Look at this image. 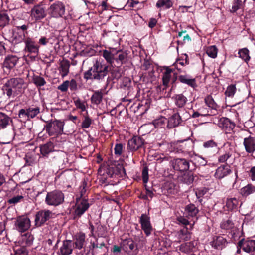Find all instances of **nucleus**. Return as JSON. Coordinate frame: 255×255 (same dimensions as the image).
Instances as JSON below:
<instances>
[{
	"label": "nucleus",
	"instance_id": "f257e3e1",
	"mask_svg": "<svg viewBox=\"0 0 255 255\" xmlns=\"http://www.w3.org/2000/svg\"><path fill=\"white\" fill-rule=\"evenodd\" d=\"M108 73V66L96 60L93 65L84 74L85 79L102 81Z\"/></svg>",
	"mask_w": 255,
	"mask_h": 255
},
{
	"label": "nucleus",
	"instance_id": "f03ea898",
	"mask_svg": "<svg viewBox=\"0 0 255 255\" xmlns=\"http://www.w3.org/2000/svg\"><path fill=\"white\" fill-rule=\"evenodd\" d=\"M5 91L9 97H14L22 93L25 88V82L22 78H12L5 83Z\"/></svg>",
	"mask_w": 255,
	"mask_h": 255
},
{
	"label": "nucleus",
	"instance_id": "7ed1b4c3",
	"mask_svg": "<svg viewBox=\"0 0 255 255\" xmlns=\"http://www.w3.org/2000/svg\"><path fill=\"white\" fill-rule=\"evenodd\" d=\"M87 183L85 181L82 182L79 188L78 193L80 197L77 198L76 209L74 211V218H79L89 208V204L85 198L86 194Z\"/></svg>",
	"mask_w": 255,
	"mask_h": 255
},
{
	"label": "nucleus",
	"instance_id": "20e7f679",
	"mask_svg": "<svg viewBox=\"0 0 255 255\" xmlns=\"http://www.w3.org/2000/svg\"><path fill=\"white\" fill-rule=\"evenodd\" d=\"M64 125L61 120H51L46 122L44 128L49 136H58L63 134Z\"/></svg>",
	"mask_w": 255,
	"mask_h": 255
},
{
	"label": "nucleus",
	"instance_id": "39448f33",
	"mask_svg": "<svg viewBox=\"0 0 255 255\" xmlns=\"http://www.w3.org/2000/svg\"><path fill=\"white\" fill-rule=\"evenodd\" d=\"M64 194L59 190H54L47 193L45 198V203L53 206H58L63 203Z\"/></svg>",
	"mask_w": 255,
	"mask_h": 255
},
{
	"label": "nucleus",
	"instance_id": "423d86ee",
	"mask_svg": "<svg viewBox=\"0 0 255 255\" xmlns=\"http://www.w3.org/2000/svg\"><path fill=\"white\" fill-rule=\"evenodd\" d=\"M54 214L52 211L44 209L37 212L35 215V223L37 227H40L47 221L53 217Z\"/></svg>",
	"mask_w": 255,
	"mask_h": 255
},
{
	"label": "nucleus",
	"instance_id": "0eeeda50",
	"mask_svg": "<svg viewBox=\"0 0 255 255\" xmlns=\"http://www.w3.org/2000/svg\"><path fill=\"white\" fill-rule=\"evenodd\" d=\"M19 58L16 55L9 54L5 56L2 64V68L4 72L8 73L18 63Z\"/></svg>",
	"mask_w": 255,
	"mask_h": 255
},
{
	"label": "nucleus",
	"instance_id": "6e6552de",
	"mask_svg": "<svg viewBox=\"0 0 255 255\" xmlns=\"http://www.w3.org/2000/svg\"><path fill=\"white\" fill-rule=\"evenodd\" d=\"M237 247L238 248L237 251L238 253H240L241 249L245 252L252 253L255 251V240L242 239L238 243Z\"/></svg>",
	"mask_w": 255,
	"mask_h": 255
},
{
	"label": "nucleus",
	"instance_id": "1a4fd4ad",
	"mask_svg": "<svg viewBox=\"0 0 255 255\" xmlns=\"http://www.w3.org/2000/svg\"><path fill=\"white\" fill-rule=\"evenodd\" d=\"M49 14L53 17H62L65 13V8L64 4L60 1L53 3L48 9Z\"/></svg>",
	"mask_w": 255,
	"mask_h": 255
},
{
	"label": "nucleus",
	"instance_id": "9d476101",
	"mask_svg": "<svg viewBox=\"0 0 255 255\" xmlns=\"http://www.w3.org/2000/svg\"><path fill=\"white\" fill-rule=\"evenodd\" d=\"M15 226L17 230L20 232H23L29 229L31 222L27 216H19L15 221Z\"/></svg>",
	"mask_w": 255,
	"mask_h": 255
},
{
	"label": "nucleus",
	"instance_id": "9b49d317",
	"mask_svg": "<svg viewBox=\"0 0 255 255\" xmlns=\"http://www.w3.org/2000/svg\"><path fill=\"white\" fill-rule=\"evenodd\" d=\"M223 148L225 150L224 152L219 156L218 161L220 163L228 162L229 163H231L232 160L234 159V151L231 145L229 143L225 144Z\"/></svg>",
	"mask_w": 255,
	"mask_h": 255
},
{
	"label": "nucleus",
	"instance_id": "f8f14e48",
	"mask_svg": "<svg viewBox=\"0 0 255 255\" xmlns=\"http://www.w3.org/2000/svg\"><path fill=\"white\" fill-rule=\"evenodd\" d=\"M139 223L146 235L149 236L153 231L150 217L145 214H142L139 219Z\"/></svg>",
	"mask_w": 255,
	"mask_h": 255
},
{
	"label": "nucleus",
	"instance_id": "ddd939ff",
	"mask_svg": "<svg viewBox=\"0 0 255 255\" xmlns=\"http://www.w3.org/2000/svg\"><path fill=\"white\" fill-rule=\"evenodd\" d=\"M46 16L45 8L40 5H35L30 11V17L35 21L43 19Z\"/></svg>",
	"mask_w": 255,
	"mask_h": 255
},
{
	"label": "nucleus",
	"instance_id": "4468645a",
	"mask_svg": "<svg viewBox=\"0 0 255 255\" xmlns=\"http://www.w3.org/2000/svg\"><path fill=\"white\" fill-rule=\"evenodd\" d=\"M189 117V114L185 112L183 117H181L179 113H175L171 116L168 121V127L170 128L178 126L182 121L186 120Z\"/></svg>",
	"mask_w": 255,
	"mask_h": 255
},
{
	"label": "nucleus",
	"instance_id": "2eb2a0df",
	"mask_svg": "<svg viewBox=\"0 0 255 255\" xmlns=\"http://www.w3.org/2000/svg\"><path fill=\"white\" fill-rule=\"evenodd\" d=\"M243 145L246 152L255 158V137L250 135L244 138Z\"/></svg>",
	"mask_w": 255,
	"mask_h": 255
},
{
	"label": "nucleus",
	"instance_id": "dca6fc26",
	"mask_svg": "<svg viewBox=\"0 0 255 255\" xmlns=\"http://www.w3.org/2000/svg\"><path fill=\"white\" fill-rule=\"evenodd\" d=\"M174 168L181 171H187L189 168L190 163L184 158H177L174 160Z\"/></svg>",
	"mask_w": 255,
	"mask_h": 255
},
{
	"label": "nucleus",
	"instance_id": "f3484780",
	"mask_svg": "<svg viewBox=\"0 0 255 255\" xmlns=\"http://www.w3.org/2000/svg\"><path fill=\"white\" fill-rule=\"evenodd\" d=\"M213 248L217 250H222L228 244L227 240L222 236H216L210 243Z\"/></svg>",
	"mask_w": 255,
	"mask_h": 255
},
{
	"label": "nucleus",
	"instance_id": "a211bd4d",
	"mask_svg": "<svg viewBox=\"0 0 255 255\" xmlns=\"http://www.w3.org/2000/svg\"><path fill=\"white\" fill-rule=\"evenodd\" d=\"M231 172L232 170L229 166L223 165L216 170L214 176L217 179H221L229 175Z\"/></svg>",
	"mask_w": 255,
	"mask_h": 255
},
{
	"label": "nucleus",
	"instance_id": "6ab92c4d",
	"mask_svg": "<svg viewBox=\"0 0 255 255\" xmlns=\"http://www.w3.org/2000/svg\"><path fill=\"white\" fill-rule=\"evenodd\" d=\"M219 124L226 133H230L235 128L234 123L227 118H221Z\"/></svg>",
	"mask_w": 255,
	"mask_h": 255
},
{
	"label": "nucleus",
	"instance_id": "aec40b11",
	"mask_svg": "<svg viewBox=\"0 0 255 255\" xmlns=\"http://www.w3.org/2000/svg\"><path fill=\"white\" fill-rule=\"evenodd\" d=\"M143 144V140L140 137L134 136L128 141V148L131 151H135Z\"/></svg>",
	"mask_w": 255,
	"mask_h": 255
},
{
	"label": "nucleus",
	"instance_id": "412c9836",
	"mask_svg": "<svg viewBox=\"0 0 255 255\" xmlns=\"http://www.w3.org/2000/svg\"><path fill=\"white\" fill-rule=\"evenodd\" d=\"M24 42L25 44V50L26 51L30 53H38L39 47L31 38L27 37Z\"/></svg>",
	"mask_w": 255,
	"mask_h": 255
},
{
	"label": "nucleus",
	"instance_id": "4be33fe9",
	"mask_svg": "<svg viewBox=\"0 0 255 255\" xmlns=\"http://www.w3.org/2000/svg\"><path fill=\"white\" fill-rule=\"evenodd\" d=\"M73 244L70 240L63 241L60 248V255H69L73 251Z\"/></svg>",
	"mask_w": 255,
	"mask_h": 255
},
{
	"label": "nucleus",
	"instance_id": "5701e85b",
	"mask_svg": "<svg viewBox=\"0 0 255 255\" xmlns=\"http://www.w3.org/2000/svg\"><path fill=\"white\" fill-rule=\"evenodd\" d=\"M176 106L178 108H183L185 106L187 98L183 94H175L172 97Z\"/></svg>",
	"mask_w": 255,
	"mask_h": 255
},
{
	"label": "nucleus",
	"instance_id": "b1692460",
	"mask_svg": "<svg viewBox=\"0 0 255 255\" xmlns=\"http://www.w3.org/2000/svg\"><path fill=\"white\" fill-rule=\"evenodd\" d=\"M175 241L180 242L182 241H188L191 238V233L187 230V228L180 230L175 234Z\"/></svg>",
	"mask_w": 255,
	"mask_h": 255
},
{
	"label": "nucleus",
	"instance_id": "393cba45",
	"mask_svg": "<svg viewBox=\"0 0 255 255\" xmlns=\"http://www.w3.org/2000/svg\"><path fill=\"white\" fill-rule=\"evenodd\" d=\"M85 234L83 233L77 234L74 237L75 247L78 249H82L85 244Z\"/></svg>",
	"mask_w": 255,
	"mask_h": 255
},
{
	"label": "nucleus",
	"instance_id": "a878e982",
	"mask_svg": "<svg viewBox=\"0 0 255 255\" xmlns=\"http://www.w3.org/2000/svg\"><path fill=\"white\" fill-rule=\"evenodd\" d=\"M203 146L204 148L206 153H210L214 154L218 150L217 143L213 140H210L205 142Z\"/></svg>",
	"mask_w": 255,
	"mask_h": 255
},
{
	"label": "nucleus",
	"instance_id": "bb28decb",
	"mask_svg": "<svg viewBox=\"0 0 255 255\" xmlns=\"http://www.w3.org/2000/svg\"><path fill=\"white\" fill-rule=\"evenodd\" d=\"M116 50L113 48L109 50H104L103 51V56L108 63L112 64L115 60V56L116 55Z\"/></svg>",
	"mask_w": 255,
	"mask_h": 255
},
{
	"label": "nucleus",
	"instance_id": "cd10ccee",
	"mask_svg": "<svg viewBox=\"0 0 255 255\" xmlns=\"http://www.w3.org/2000/svg\"><path fill=\"white\" fill-rule=\"evenodd\" d=\"M54 148L53 143L51 142H49L40 146V153L43 156H47L50 152L54 151Z\"/></svg>",
	"mask_w": 255,
	"mask_h": 255
},
{
	"label": "nucleus",
	"instance_id": "c85d7f7f",
	"mask_svg": "<svg viewBox=\"0 0 255 255\" xmlns=\"http://www.w3.org/2000/svg\"><path fill=\"white\" fill-rule=\"evenodd\" d=\"M204 101L206 105L209 108V109H210L216 114L217 113V108H218V106L216 103L214 101L211 95L207 96L204 99Z\"/></svg>",
	"mask_w": 255,
	"mask_h": 255
},
{
	"label": "nucleus",
	"instance_id": "c756f323",
	"mask_svg": "<svg viewBox=\"0 0 255 255\" xmlns=\"http://www.w3.org/2000/svg\"><path fill=\"white\" fill-rule=\"evenodd\" d=\"M70 66V65L68 60L63 61L60 63L59 70L62 77L63 78L68 74Z\"/></svg>",
	"mask_w": 255,
	"mask_h": 255
},
{
	"label": "nucleus",
	"instance_id": "7c9ffc66",
	"mask_svg": "<svg viewBox=\"0 0 255 255\" xmlns=\"http://www.w3.org/2000/svg\"><path fill=\"white\" fill-rule=\"evenodd\" d=\"M198 212V209L193 204L187 205L185 208V213L188 217H195Z\"/></svg>",
	"mask_w": 255,
	"mask_h": 255
},
{
	"label": "nucleus",
	"instance_id": "2f4dec72",
	"mask_svg": "<svg viewBox=\"0 0 255 255\" xmlns=\"http://www.w3.org/2000/svg\"><path fill=\"white\" fill-rule=\"evenodd\" d=\"M172 72V69L169 68V67H166L165 71L163 73L162 82L163 85L165 87H167L168 86L169 83L171 79V73Z\"/></svg>",
	"mask_w": 255,
	"mask_h": 255
},
{
	"label": "nucleus",
	"instance_id": "473e14b6",
	"mask_svg": "<svg viewBox=\"0 0 255 255\" xmlns=\"http://www.w3.org/2000/svg\"><path fill=\"white\" fill-rule=\"evenodd\" d=\"M180 81L194 88L196 86V80L194 78H191L188 75H180L179 77Z\"/></svg>",
	"mask_w": 255,
	"mask_h": 255
},
{
	"label": "nucleus",
	"instance_id": "72a5a7b5",
	"mask_svg": "<svg viewBox=\"0 0 255 255\" xmlns=\"http://www.w3.org/2000/svg\"><path fill=\"white\" fill-rule=\"evenodd\" d=\"M246 0L243 2L241 0H233L232 2V8L230 10L231 12H236L238 10H243L245 7V2Z\"/></svg>",
	"mask_w": 255,
	"mask_h": 255
},
{
	"label": "nucleus",
	"instance_id": "f704fd0d",
	"mask_svg": "<svg viewBox=\"0 0 255 255\" xmlns=\"http://www.w3.org/2000/svg\"><path fill=\"white\" fill-rule=\"evenodd\" d=\"M255 192V186L252 184H248L242 188L240 190V193L243 196L247 197Z\"/></svg>",
	"mask_w": 255,
	"mask_h": 255
},
{
	"label": "nucleus",
	"instance_id": "c9c22d12",
	"mask_svg": "<svg viewBox=\"0 0 255 255\" xmlns=\"http://www.w3.org/2000/svg\"><path fill=\"white\" fill-rule=\"evenodd\" d=\"M194 248L193 242H190L181 244L179 247V250L182 252L188 253L192 251Z\"/></svg>",
	"mask_w": 255,
	"mask_h": 255
},
{
	"label": "nucleus",
	"instance_id": "e433bc0d",
	"mask_svg": "<svg viewBox=\"0 0 255 255\" xmlns=\"http://www.w3.org/2000/svg\"><path fill=\"white\" fill-rule=\"evenodd\" d=\"M33 236L30 233H27L22 236L21 242L23 246H29L33 242Z\"/></svg>",
	"mask_w": 255,
	"mask_h": 255
},
{
	"label": "nucleus",
	"instance_id": "4c0bfd02",
	"mask_svg": "<svg viewBox=\"0 0 255 255\" xmlns=\"http://www.w3.org/2000/svg\"><path fill=\"white\" fill-rule=\"evenodd\" d=\"M28 33H25L20 30H16L15 28L13 29V37L17 41L20 42L26 39L25 37L27 35Z\"/></svg>",
	"mask_w": 255,
	"mask_h": 255
},
{
	"label": "nucleus",
	"instance_id": "58836bf2",
	"mask_svg": "<svg viewBox=\"0 0 255 255\" xmlns=\"http://www.w3.org/2000/svg\"><path fill=\"white\" fill-rule=\"evenodd\" d=\"M10 118L6 114L0 113V129L5 128L9 124Z\"/></svg>",
	"mask_w": 255,
	"mask_h": 255
},
{
	"label": "nucleus",
	"instance_id": "ea45409f",
	"mask_svg": "<svg viewBox=\"0 0 255 255\" xmlns=\"http://www.w3.org/2000/svg\"><path fill=\"white\" fill-rule=\"evenodd\" d=\"M103 94L102 90L95 91L91 97L92 103L96 104H99L102 100Z\"/></svg>",
	"mask_w": 255,
	"mask_h": 255
},
{
	"label": "nucleus",
	"instance_id": "a19ab883",
	"mask_svg": "<svg viewBox=\"0 0 255 255\" xmlns=\"http://www.w3.org/2000/svg\"><path fill=\"white\" fill-rule=\"evenodd\" d=\"M238 204V200L233 197L227 199L226 206L229 210H232L237 208Z\"/></svg>",
	"mask_w": 255,
	"mask_h": 255
},
{
	"label": "nucleus",
	"instance_id": "79ce46f5",
	"mask_svg": "<svg viewBox=\"0 0 255 255\" xmlns=\"http://www.w3.org/2000/svg\"><path fill=\"white\" fill-rule=\"evenodd\" d=\"M156 5L158 8L168 9L172 7V2L170 0H158Z\"/></svg>",
	"mask_w": 255,
	"mask_h": 255
},
{
	"label": "nucleus",
	"instance_id": "37998d69",
	"mask_svg": "<svg viewBox=\"0 0 255 255\" xmlns=\"http://www.w3.org/2000/svg\"><path fill=\"white\" fill-rule=\"evenodd\" d=\"M186 31H182L180 32H178L177 37L178 38H181V37L183 36V35L185 34L182 39H179L178 40V43H181L182 44H183L184 43H186L187 42H188L191 40V37L188 34H186Z\"/></svg>",
	"mask_w": 255,
	"mask_h": 255
},
{
	"label": "nucleus",
	"instance_id": "c03bdc74",
	"mask_svg": "<svg viewBox=\"0 0 255 255\" xmlns=\"http://www.w3.org/2000/svg\"><path fill=\"white\" fill-rule=\"evenodd\" d=\"M206 52L209 57L215 58L217 56L218 49L215 45L207 47Z\"/></svg>",
	"mask_w": 255,
	"mask_h": 255
},
{
	"label": "nucleus",
	"instance_id": "a18cd8bd",
	"mask_svg": "<svg viewBox=\"0 0 255 255\" xmlns=\"http://www.w3.org/2000/svg\"><path fill=\"white\" fill-rule=\"evenodd\" d=\"M181 181L187 185L191 184L194 181V176L191 173H186L182 176Z\"/></svg>",
	"mask_w": 255,
	"mask_h": 255
},
{
	"label": "nucleus",
	"instance_id": "49530a36",
	"mask_svg": "<svg viewBox=\"0 0 255 255\" xmlns=\"http://www.w3.org/2000/svg\"><path fill=\"white\" fill-rule=\"evenodd\" d=\"M32 81L33 83L38 87L43 86L46 83V82L44 78L38 75L33 76L32 78Z\"/></svg>",
	"mask_w": 255,
	"mask_h": 255
},
{
	"label": "nucleus",
	"instance_id": "de8ad7c7",
	"mask_svg": "<svg viewBox=\"0 0 255 255\" xmlns=\"http://www.w3.org/2000/svg\"><path fill=\"white\" fill-rule=\"evenodd\" d=\"M10 18L8 15L4 12L0 13V27H3L8 24Z\"/></svg>",
	"mask_w": 255,
	"mask_h": 255
},
{
	"label": "nucleus",
	"instance_id": "09e8293b",
	"mask_svg": "<svg viewBox=\"0 0 255 255\" xmlns=\"http://www.w3.org/2000/svg\"><path fill=\"white\" fill-rule=\"evenodd\" d=\"M249 53V50L245 48L240 49L238 52L239 57L244 60L246 62H248L250 59Z\"/></svg>",
	"mask_w": 255,
	"mask_h": 255
},
{
	"label": "nucleus",
	"instance_id": "8fccbe9b",
	"mask_svg": "<svg viewBox=\"0 0 255 255\" xmlns=\"http://www.w3.org/2000/svg\"><path fill=\"white\" fill-rule=\"evenodd\" d=\"M175 148L177 149V152H183L188 150L187 145L184 141H178Z\"/></svg>",
	"mask_w": 255,
	"mask_h": 255
},
{
	"label": "nucleus",
	"instance_id": "3c124183",
	"mask_svg": "<svg viewBox=\"0 0 255 255\" xmlns=\"http://www.w3.org/2000/svg\"><path fill=\"white\" fill-rule=\"evenodd\" d=\"M200 113L201 116H207L208 115H215L216 114L213 112V111H211L210 109H209V108L205 107L204 106L200 107L198 108Z\"/></svg>",
	"mask_w": 255,
	"mask_h": 255
},
{
	"label": "nucleus",
	"instance_id": "603ef678",
	"mask_svg": "<svg viewBox=\"0 0 255 255\" xmlns=\"http://www.w3.org/2000/svg\"><path fill=\"white\" fill-rule=\"evenodd\" d=\"M236 91V87L235 85L231 84L228 86L225 91V95L229 97H233Z\"/></svg>",
	"mask_w": 255,
	"mask_h": 255
},
{
	"label": "nucleus",
	"instance_id": "864d4df0",
	"mask_svg": "<svg viewBox=\"0 0 255 255\" xmlns=\"http://www.w3.org/2000/svg\"><path fill=\"white\" fill-rule=\"evenodd\" d=\"M40 112L39 107H30L28 109V118H33Z\"/></svg>",
	"mask_w": 255,
	"mask_h": 255
},
{
	"label": "nucleus",
	"instance_id": "5fc2aeb1",
	"mask_svg": "<svg viewBox=\"0 0 255 255\" xmlns=\"http://www.w3.org/2000/svg\"><path fill=\"white\" fill-rule=\"evenodd\" d=\"M92 123V120L88 115L87 112L86 115H84V120L82 123L81 127L83 128H88L90 127Z\"/></svg>",
	"mask_w": 255,
	"mask_h": 255
},
{
	"label": "nucleus",
	"instance_id": "6e6d98bb",
	"mask_svg": "<svg viewBox=\"0 0 255 255\" xmlns=\"http://www.w3.org/2000/svg\"><path fill=\"white\" fill-rule=\"evenodd\" d=\"M123 246L125 247V249L128 250V249L130 250H132L135 247V244L134 241L131 239H127L124 241Z\"/></svg>",
	"mask_w": 255,
	"mask_h": 255
},
{
	"label": "nucleus",
	"instance_id": "4d7b16f0",
	"mask_svg": "<svg viewBox=\"0 0 255 255\" xmlns=\"http://www.w3.org/2000/svg\"><path fill=\"white\" fill-rule=\"evenodd\" d=\"M117 54L118 57L117 58H115V60L117 62L120 61L121 63H123L127 58V54L126 52L116 50V55Z\"/></svg>",
	"mask_w": 255,
	"mask_h": 255
},
{
	"label": "nucleus",
	"instance_id": "13d9d810",
	"mask_svg": "<svg viewBox=\"0 0 255 255\" xmlns=\"http://www.w3.org/2000/svg\"><path fill=\"white\" fill-rule=\"evenodd\" d=\"M75 105L77 108L81 110V112L86 111L87 105L84 102H82L80 99H77L74 101Z\"/></svg>",
	"mask_w": 255,
	"mask_h": 255
},
{
	"label": "nucleus",
	"instance_id": "bf43d9fd",
	"mask_svg": "<svg viewBox=\"0 0 255 255\" xmlns=\"http://www.w3.org/2000/svg\"><path fill=\"white\" fill-rule=\"evenodd\" d=\"M207 192V189L205 188H197L195 191V194L198 199L202 197Z\"/></svg>",
	"mask_w": 255,
	"mask_h": 255
},
{
	"label": "nucleus",
	"instance_id": "052dcab7",
	"mask_svg": "<svg viewBox=\"0 0 255 255\" xmlns=\"http://www.w3.org/2000/svg\"><path fill=\"white\" fill-rule=\"evenodd\" d=\"M14 255H28V251L25 247L22 246L15 250Z\"/></svg>",
	"mask_w": 255,
	"mask_h": 255
},
{
	"label": "nucleus",
	"instance_id": "680f3d73",
	"mask_svg": "<svg viewBox=\"0 0 255 255\" xmlns=\"http://www.w3.org/2000/svg\"><path fill=\"white\" fill-rule=\"evenodd\" d=\"M233 226V224L232 222L229 220L223 221L221 224V228L226 230L231 229Z\"/></svg>",
	"mask_w": 255,
	"mask_h": 255
},
{
	"label": "nucleus",
	"instance_id": "e2e57ef3",
	"mask_svg": "<svg viewBox=\"0 0 255 255\" xmlns=\"http://www.w3.org/2000/svg\"><path fill=\"white\" fill-rule=\"evenodd\" d=\"M166 121V118H165L164 117H161L158 119L155 120L153 121V124L154 125L155 127L158 128L160 127H162L165 123Z\"/></svg>",
	"mask_w": 255,
	"mask_h": 255
},
{
	"label": "nucleus",
	"instance_id": "0e129e2a",
	"mask_svg": "<svg viewBox=\"0 0 255 255\" xmlns=\"http://www.w3.org/2000/svg\"><path fill=\"white\" fill-rule=\"evenodd\" d=\"M23 196L22 195H18L16 196H14L12 198H10L8 200V203L9 204H15L17 203H19L21 201L22 199H23Z\"/></svg>",
	"mask_w": 255,
	"mask_h": 255
},
{
	"label": "nucleus",
	"instance_id": "69168bd1",
	"mask_svg": "<svg viewBox=\"0 0 255 255\" xmlns=\"http://www.w3.org/2000/svg\"><path fill=\"white\" fill-rule=\"evenodd\" d=\"M69 85V81L66 80L64 81L62 84L58 86V89L62 92H65L67 90Z\"/></svg>",
	"mask_w": 255,
	"mask_h": 255
},
{
	"label": "nucleus",
	"instance_id": "338daca9",
	"mask_svg": "<svg viewBox=\"0 0 255 255\" xmlns=\"http://www.w3.org/2000/svg\"><path fill=\"white\" fill-rule=\"evenodd\" d=\"M123 145L122 144H117L116 145L114 150L115 154L117 155H120L123 151Z\"/></svg>",
	"mask_w": 255,
	"mask_h": 255
},
{
	"label": "nucleus",
	"instance_id": "774afa93",
	"mask_svg": "<svg viewBox=\"0 0 255 255\" xmlns=\"http://www.w3.org/2000/svg\"><path fill=\"white\" fill-rule=\"evenodd\" d=\"M249 176L252 181H255V166H253L248 172Z\"/></svg>",
	"mask_w": 255,
	"mask_h": 255
}]
</instances>
